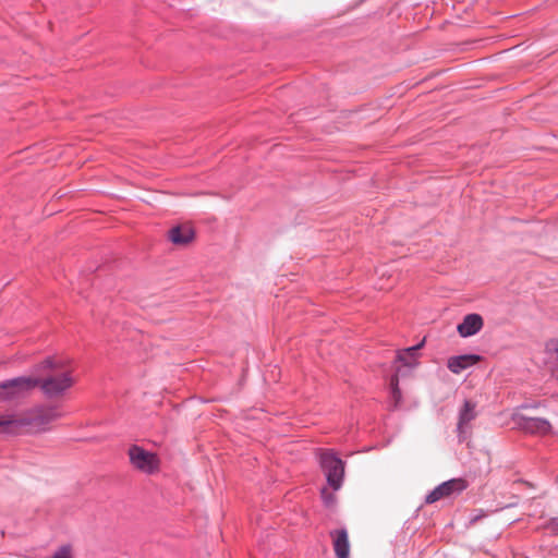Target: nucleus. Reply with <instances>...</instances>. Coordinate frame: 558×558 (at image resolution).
<instances>
[{"mask_svg":"<svg viewBox=\"0 0 558 558\" xmlns=\"http://www.w3.org/2000/svg\"><path fill=\"white\" fill-rule=\"evenodd\" d=\"M33 377L37 379V387L49 398L62 396L73 385L71 372L61 361L48 356L33 367Z\"/></svg>","mask_w":558,"mask_h":558,"instance_id":"nucleus-1","label":"nucleus"},{"mask_svg":"<svg viewBox=\"0 0 558 558\" xmlns=\"http://www.w3.org/2000/svg\"><path fill=\"white\" fill-rule=\"evenodd\" d=\"M62 413L57 405L39 407L32 410L25 416L11 417L13 434L22 427L34 426L45 428L51 422L60 418Z\"/></svg>","mask_w":558,"mask_h":558,"instance_id":"nucleus-2","label":"nucleus"},{"mask_svg":"<svg viewBox=\"0 0 558 558\" xmlns=\"http://www.w3.org/2000/svg\"><path fill=\"white\" fill-rule=\"evenodd\" d=\"M318 460L328 485L333 490L340 489L344 477V462L331 449H320Z\"/></svg>","mask_w":558,"mask_h":558,"instance_id":"nucleus-3","label":"nucleus"},{"mask_svg":"<svg viewBox=\"0 0 558 558\" xmlns=\"http://www.w3.org/2000/svg\"><path fill=\"white\" fill-rule=\"evenodd\" d=\"M37 387L33 376H21L0 383V401L12 402L25 398Z\"/></svg>","mask_w":558,"mask_h":558,"instance_id":"nucleus-4","label":"nucleus"},{"mask_svg":"<svg viewBox=\"0 0 558 558\" xmlns=\"http://www.w3.org/2000/svg\"><path fill=\"white\" fill-rule=\"evenodd\" d=\"M476 416V402L465 399L458 412L457 436L460 442L468 439L471 432V423Z\"/></svg>","mask_w":558,"mask_h":558,"instance_id":"nucleus-5","label":"nucleus"},{"mask_svg":"<svg viewBox=\"0 0 558 558\" xmlns=\"http://www.w3.org/2000/svg\"><path fill=\"white\" fill-rule=\"evenodd\" d=\"M512 422L515 426L526 433L531 434H545L550 429V423L543 417H530L519 412L511 415Z\"/></svg>","mask_w":558,"mask_h":558,"instance_id":"nucleus-6","label":"nucleus"},{"mask_svg":"<svg viewBox=\"0 0 558 558\" xmlns=\"http://www.w3.org/2000/svg\"><path fill=\"white\" fill-rule=\"evenodd\" d=\"M129 457L131 463L143 472L150 474L157 469L156 456L136 445L129 449Z\"/></svg>","mask_w":558,"mask_h":558,"instance_id":"nucleus-7","label":"nucleus"},{"mask_svg":"<svg viewBox=\"0 0 558 558\" xmlns=\"http://www.w3.org/2000/svg\"><path fill=\"white\" fill-rule=\"evenodd\" d=\"M465 488V484L463 480L452 478L439 484L435 487L429 494L425 497L426 504H434L441 499L442 497L450 496L454 492H462Z\"/></svg>","mask_w":558,"mask_h":558,"instance_id":"nucleus-8","label":"nucleus"},{"mask_svg":"<svg viewBox=\"0 0 558 558\" xmlns=\"http://www.w3.org/2000/svg\"><path fill=\"white\" fill-rule=\"evenodd\" d=\"M484 325L483 317L480 314L471 313L463 317L457 326V331L462 338H469L476 335Z\"/></svg>","mask_w":558,"mask_h":558,"instance_id":"nucleus-9","label":"nucleus"},{"mask_svg":"<svg viewBox=\"0 0 558 558\" xmlns=\"http://www.w3.org/2000/svg\"><path fill=\"white\" fill-rule=\"evenodd\" d=\"M424 344L425 340L423 339L415 345L399 350L396 355V362L409 369H413L418 365L417 351L421 350Z\"/></svg>","mask_w":558,"mask_h":558,"instance_id":"nucleus-10","label":"nucleus"},{"mask_svg":"<svg viewBox=\"0 0 558 558\" xmlns=\"http://www.w3.org/2000/svg\"><path fill=\"white\" fill-rule=\"evenodd\" d=\"M194 231L189 226H175L168 231V239L174 245H186L194 239Z\"/></svg>","mask_w":558,"mask_h":558,"instance_id":"nucleus-11","label":"nucleus"},{"mask_svg":"<svg viewBox=\"0 0 558 558\" xmlns=\"http://www.w3.org/2000/svg\"><path fill=\"white\" fill-rule=\"evenodd\" d=\"M333 536V549L337 558H350V544L345 529L336 530Z\"/></svg>","mask_w":558,"mask_h":558,"instance_id":"nucleus-12","label":"nucleus"},{"mask_svg":"<svg viewBox=\"0 0 558 558\" xmlns=\"http://www.w3.org/2000/svg\"><path fill=\"white\" fill-rule=\"evenodd\" d=\"M480 360L476 354H462L448 359L447 367L454 374H459L468 367L472 366Z\"/></svg>","mask_w":558,"mask_h":558,"instance_id":"nucleus-13","label":"nucleus"},{"mask_svg":"<svg viewBox=\"0 0 558 558\" xmlns=\"http://www.w3.org/2000/svg\"><path fill=\"white\" fill-rule=\"evenodd\" d=\"M545 361L558 377V339H550L545 344Z\"/></svg>","mask_w":558,"mask_h":558,"instance_id":"nucleus-14","label":"nucleus"},{"mask_svg":"<svg viewBox=\"0 0 558 558\" xmlns=\"http://www.w3.org/2000/svg\"><path fill=\"white\" fill-rule=\"evenodd\" d=\"M400 372H401L400 367H397L396 374L391 377V380H390L391 396L396 402H399L401 399V391L398 387V385H399L398 376H399Z\"/></svg>","mask_w":558,"mask_h":558,"instance_id":"nucleus-15","label":"nucleus"},{"mask_svg":"<svg viewBox=\"0 0 558 558\" xmlns=\"http://www.w3.org/2000/svg\"><path fill=\"white\" fill-rule=\"evenodd\" d=\"M0 428L8 434H13L11 417H0Z\"/></svg>","mask_w":558,"mask_h":558,"instance_id":"nucleus-16","label":"nucleus"},{"mask_svg":"<svg viewBox=\"0 0 558 558\" xmlns=\"http://www.w3.org/2000/svg\"><path fill=\"white\" fill-rule=\"evenodd\" d=\"M52 558H71L69 546H61L52 556Z\"/></svg>","mask_w":558,"mask_h":558,"instance_id":"nucleus-17","label":"nucleus"},{"mask_svg":"<svg viewBox=\"0 0 558 558\" xmlns=\"http://www.w3.org/2000/svg\"><path fill=\"white\" fill-rule=\"evenodd\" d=\"M545 527L553 534H558V518H551L545 524Z\"/></svg>","mask_w":558,"mask_h":558,"instance_id":"nucleus-18","label":"nucleus"},{"mask_svg":"<svg viewBox=\"0 0 558 558\" xmlns=\"http://www.w3.org/2000/svg\"><path fill=\"white\" fill-rule=\"evenodd\" d=\"M322 496L324 497L325 504L330 505L333 501V497L331 494H328L326 489L322 490Z\"/></svg>","mask_w":558,"mask_h":558,"instance_id":"nucleus-19","label":"nucleus"},{"mask_svg":"<svg viewBox=\"0 0 558 558\" xmlns=\"http://www.w3.org/2000/svg\"><path fill=\"white\" fill-rule=\"evenodd\" d=\"M532 408H536V405L532 404V403H523L519 407V409H532Z\"/></svg>","mask_w":558,"mask_h":558,"instance_id":"nucleus-20","label":"nucleus"}]
</instances>
